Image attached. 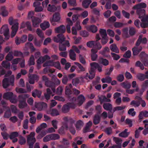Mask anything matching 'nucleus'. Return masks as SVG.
Wrapping results in <instances>:
<instances>
[{"instance_id": "7ed1b4c3", "label": "nucleus", "mask_w": 148, "mask_h": 148, "mask_svg": "<svg viewBox=\"0 0 148 148\" xmlns=\"http://www.w3.org/2000/svg\"><path fill=\"white\" fill-rule=\"evenodd\" d=\"M98 65V64L95 62L91 63H90V69L89 71V74L87 73L85 76H82L81 78L86 79H87L88 78L90 79H93L95 77V71Z\"/></svg>"}, {"instance_id": "f704fd0d", "label": "nucleus", "mask_w": 148, "mask_h": 148, "mask_svg": "<svg viewBox=\"0 0 148 148\" xmlns=\"http://www.w3.org/2000/svg\"><path fill=\"white\" fill-rule=\"evenodd\" d=\"M63 120L65 122H69L72 125L73 124L75 121L72 118L70 117L68 118L67 117H65L63 118Z\"/></svg>"}, {"instance_id": "72a5a7b5", "label": "nucleus", "mask_w": 148, "mask_h": 148, "mask_svg": "<svg viewBox=\"0 0 148 148\" xmlns=\"http://www.w3.org/2000/svg\"><path fill=\"white\" fill-rule=\"evenodd\" d=\"M85 100L84 97L82 95H80L78 97V103L82 105Z\"/></svg>"}, {"instance_id": "ddd939ff", "label": "nucleus", "mask_w": 148, "mask_h": 148, "mask_svg": "<svg viewBox=\"0 0 148 148\" xmlns=\"http://www.w3.org/2000/svg\"><path fill=\"white\" fill-rule=\"evenodd\" d=\"M142 49V47L140 46L139 47H134L132 49L133 51V55L134 56L138 55L139 53L141 51Z\"/></svg>"}, {"instance_id": "69168bd1", "label": "nucleus", "mask_w": 148, "mask_h": 148, "mask_svg": "<svg viewBox=\"0 0 148 148\" xmlns=\"http://www.w3.org/2000/svg\"><path fill=\"white\" fill-rule=\"evenodd\" d=\"M132 121L129 119H126L125 121V123L126 124L129 125V127H131L132 126Z\"/></svg>"}, {"instance_id": "7c9ffc66", "label": "nucleus", "mask_w": 148, "mask_h": 148, "mask_svg": "<svg viewBox=\"0 0 148 148\" xmlns=\"http://www.w3.org/2000/svg\"><path fill=\"white\" fill-rule=\"evenodd\" d=\"M128 28L127 27L124 28L123 29V36L125 38H128L130 36L128 34Z\"/></svg>"}, {"instance_id": "0e129e2a", "label": "nucleus", "mask_w": 148, "mask_h": 148, "mask_svg": "<svg viewBox=\"0 0 148 148\" xmlns=\"http://www.w3.org/2000/svg\"><path fill=\"white\" fill-rule=\"evenodd\" d=\"M11 115V113L10 110H7L5 113L4 116V117L8 118Z\"/></svg>"}, {"instance_id": "4be33fe9", "label": "nucleus", "mask_w": 148, "mask_h": 148, "mask_svg": "<svg viewBox=\"0 0 148 148\" xmlns=\"http://www.w3.org/2000/svg\"><path fill=\"white\" fill-rule=\"evenodd\" d=\"M40 26L43 30H45L49 27L50 24L48 21H45L40 24Z\"/></svg>"}, {"instance_id": "864d4df0", "label": "nucleus", "mask_w": 148, "mask_h": 148, "mask_svg": "<svg viewBox=\"0 0 148 148\" xmlns=\"http://www.w3.org/2000/svg\"><path fill=\"white\" fill-rule=\"evenodd\" d=\"M108 37H102L101 39V42L102 45H106L108 42Z\"/></svg>"}, {"instance_id": "09e8293b", "label": "nucleus", "mask_w": 148, "mask_h": 148, "mask_svg": "<svg viewBox=\"0 0 148 148\" xmlns=\"http://www.w3.org/2000/svg\"><path fill=\"white\" fill-rule=\"evenodd\" d=\"M51 110V115L52 116H56L59 115L58 111L56 109L53 108Z\"/></svg>"}, {"instance_id": "393cba45", "label": "nucleus", "mask_w": 148, "mask_h": 148, "mask_svg": "<svg viewBox=\"0 0 148 148\" xmlns=\"http://www.w3.org/2000/svg\"><path fill=\"white\" fill-rule=\"evenodd\" d=\"M113 140L115 142L116 145L121 148V143L122 142L121 139L116 137H114Z\"/></svg>"}, {"instance_id": "c756f323", "label": "nucleus", "mask_w": 148, "mask_h": 148, "mask_svg": "<svg viewBox=\"0 0 148 148\" xmlns=\"http://www.w3.org/2000/svg\"><path fill=\"white\" fill-rule=\"evenodd\" d=\"M0 13H1L2 15L5 16L8 15V12L6 10L5 7V6L2 7L0 10Z\"/></svg>"}, {"instance_id": "052dcab7", "label": "nucleus", "mask_w": 148, "mask_h": 148, "mask_svg": "<svg viewBox=\"0 0 148 148\" xmlns=\"http://www.w3.org/2000/svg\"><path fill=\"white\" fill-rule=\"evenodd\" d=\"M52 66H54L59 69H61L60 65L59 62L58 61L54 62L53 60Z\"/></svg>"}, {"instance_id": "c85d7f7f", "label": "nucleus", "mask_w": 148, "mask_h": 148, "mask_svg": "<svg viewBox=\"0 0 148 148\" xmlns=\"http://www.w3.org/2000/svg\"><path fill=\"white\" fill-rule=\"evenodd\" d=\"M1 65L4 68L7 69H10V62H8L7 61H3L1 63Z\"/></svg>"}, {"instance_id": "f3484780", "label": "nucleus", "mask_w": 148, "mask_h": 148, "mask_svg": "<svg viewBox=\"0 0 148 148\" xmlns=\"http://www.w3.org/2000/svg\"><path fill=\"white\" fill-rule=\"evenodd\" d=\"M98 97L101 104L104 102H110L111 101L110 99H108L105 95H102L100 97L99 96Z\"/></svg>"}, {"instance_id": "e2e57ef3", "label": "nucleus", "mask_w": 148, "mask_h": 148, "mask_svg": "<svg viewBox=\"0 0 148 148\" xmlns=\"http://www.w3.org/2000/svg\"><path fill=\"white\" fill-rule=\"evenodd\" d=\"M129 32V34L130 36L134 35L136 33L135 28L132 27L130 28Z\"/></svg>"}, {"instance_id": "4d7b16f0", "label": "nucleus", "mask_w": 148, "mask_h": 148, "mask_svg": "<svg viewBox=\"0 0 148 148\" xmlns=\"http://www.w3.org/2000/svg\"><path fill=\"white\" fill-rule=\"evenodd\" d=\"M35 64L34 58L33 55H31L29 61V66L34 65Z\"/></svg>"}, {"instance_id": "a18cd8bd", "label": "nucleus", "mask_w": 148, "mask_h": 148, "mask_svg": "<svg viewBox=\"0 0 148 148\" xmlns=\"http://www.w3.org/2000/svg\"><path fill=\"white\" fill-rule=\"evenodd\" d=\"M62 111L64 113H66L68 112L69 110V108L67 104L64 105L62 108Z\"/></svg>"}, {"instance_id": "dca6fc26", "label": "nucleus", "mask_w": 148, "mask_h": 148, "mask_svg": "<svg viewBox=\"0 0 148 148\" xmlns=\"http://www.w3.org/2000/svg\"><path fill=\"white\" fill-rule=\"evenodd\" d=\"M110 49L112 52L117 53H119V50L115 44L114 43L111 45L110 46Z\"/></svg>"}, {"instance_id": "c9c22d12", "label": "nucleus", "mask_w": 148, "mask_h": 148, "mask_svg": "<svg viewBox=\"0 0 148 148\" xmlns=\"http://www.w3.org/2000/svg\"><path fill=\"white\" fill-rule=\"evenodd\" d=\"M13 58V52L12 51L10 52L5 57L6 60L9 61H11Z\"/></svg>"}, {"instance_id": "6ab92c4d", "label": "nucleus", "mask_w": 148, "mask_h": 148, "mask_svg": "<svg viewBox=\"0 0 148 148\" xmlns=\"http://www.w3.org/2000/svg\"><path fill=\"white\" fill-rule=\"evenodd\" d=\"M42 94V92L37 89L34 90L32 92V95L33 97L36 98L37 97L38 98L40 97Z\"/></svg>"}, {"instance_id": "4468645a", "label": "nucleus", "mask_w": 148, "mask_h": 148, "mask_svg": "<svg viewBox=\"0 0 148 148\" xmlns=\"http://www.w3.org/2000/svg\"><path fill=\"white\" fill-rule=\"evenodd\" d=\"M147 7V5L145 3L142 2L138 4L134 5L133 8L134 9H144L143 8H145Z\"/></svg>"}, {"instance_id": "1a4fd4ad", "label": "nucleus", "mask_w": 148, "mask_h": 148, "mask_svg": "<svg viewBox=\"0 0 148 148\" xmlns=\"http://www.w3.org/2000/svg\"><path fill=\"white\" fill-rule=\"evenodd\" d=\"M35 106L39 111L46 109L47 107V104L42 102H40L35 104Z\"/></svg>"}, {"instance_id": "a211bd4d", "label": "nucleus", "mask_w": 148, "mask_h": 148, "mask_svg": "<svg viewBox=\"0 0 148 148\" xmlns=\"http://www.w3.org/2000/svg\"><path fill=\"white\" fill-rule=\"evenodd\" d=\"M137 14L139 16V18L141 19L142 17L145 15V9H138L136 10Z\"/></svg>"}, {"instance_id": "6e6552de", "label": "nucleus", "mask_w": 148, "mask_h": 148, "mask_svg": "<svg viewBox=\"0 0 148 148\" xmlns=\"http://www.w3.org/2000/svg\"><path fill=\"white\" fill-rule=\"evenodd\" d=\"M0 32L1 34H4L6 39H9V29L7 25L5 24L2 26L0 30Z\"/></svg>"}, {"instance_id": "412c9836", "label": "nucleus", "mask_w": 148, "mask_h": 148, "mask_svg": "<svg viewBox=\"0 0 148 148\" xmlns=\"http://www.w3.org/2000/svg\"><path fill=\"white\" fill-rule=\"evenodd\" d=\"M103 107L105 110L111 112L112 110V105L110 103H104L103 105Z\"/></svg>"}, {"instance_id": "e433bc0d", "label": "nucleus", "mask_w": 148, "mask_h": 148, "mask_svg": "<svg viewBox=\"0 0 148 148\" xmlns=\"http://www.w3.org/2000/svg\"><path fill=\"white\" fill-rule=\"evenodd\" d=\"M143 129V127H139L138 129H137L135 130V138H138L140 131Z\"/></svg>"}, {"instance_id": "f257e3e1", "label": "nucleus", "mask_w": 148, "mask_h": 148, "mask_svg": "<svg viewBox=\"0 0 148 148\" xmlns=\"http://www.w3.org/2000/svg\"><path fill=\"white\" fill-rule=\"evenodd\" d=\"M57 37H54L53 38L54 41L57 43H59V49L60 51H64L66 50V46L69 47L70 46V44L69 41L66 40L64 43H63L65 39V38L63 35L58 34L57 35Z\"/></svg>"}, {"instance_id": "13d9d810", "label": "nucleus", "mask_w": 148, "mask_h": 148, "mask_svg": "<svg viewBox=\"0 0 148 148\" xmlns=\"http://www.w3.org/2000/svg\"><path fill=\"white\" fill-rule=\"evenodd\" d=\"M112 0H109L106 2L105 5V7L106 9L109 10L111 9V2Z\"/></svg>"}, {"instance_id": "f03ea898", "label": "nucleus", "mask_w": 148, "mask_h": 148, "mask_svg": "<svg viewBox=\"0 0 148 148\" xmlns=\"http://www.w3.org/2000/svg\"><path fill=\"white\" fill-rule=\"evenodd\" d=\"M42 80L45 82V85L47 87L51 88L54 93L56 91V86L59 85L60 83V80L57 77L56 78L54 81L55 82H54L49 80V78L46 75L42 76Z\"/></svg>"}, {"instance_id": "a878e982", "label": "nucleus", "mask_w": 148, "mask_h": 148, "mask_svg": "<svg viewBox=\"0 0 148 148\" xmlns=\"http://www.w3.org/2000/svg\"><path fill=\"white\" fill-rule=\"evenodd\" d=\"M69 53L70 59L73 61L75 60L76 59V54L73 49H70Z\"/></svg>"}, {"instance_id": "49530a36", "label": "nucleus", "mask_w": 148, "mask_h": 148, "mask_svg": "<svg viewBox=\"0 0 148 148\" xmlns=\"http://www.w3.org/2000/svg\"><path fill=\"white\" fill-rule=\"evenodd\" d=\"M125 24L119 22H115L114 24V26L116 28H119L123 27Z\"/></svg>"}, {"instance_id": "bb28decb", "label": "nucleus", "mask_w": 148, "mask_h": 148, "mask_svg": "<svg viewBox=\"0 0 148 148\" xmlns=\"http://www.w3.org/2000/svg\"><path fill=\"white\" fill-rule=\"evenodd\" d=\"M91 2V0H84L82 2V5L84 8H87L89 7Z\"/></svg>"}, {"instance_id": "680f3d73", "label": "nucleus", "mask_w": 148, "mask_h": 148, "mask_svg": "<svg viewBox=\"0 0 148 148\" xmlns=\"http://www.w3.org/2000/svg\"><path fill=\"white\" fill-rule=\"evenodd\" d=\"M53 60H50L45 62L43 65L44 67L47 66H52Z\"/></svg>"}, {"instance_id": "ea45409f", "label": "nucleus", "mask_w": 148, "mask_h": 148, "mask_svg": "<svg viewBox=\"0 0 148 148\" xmlns=\"http://www.w3.org/2000/svg\"><path fill=\"white\" fill-rule=\"evenodd\" d=\"M57 8L54 5H51L49 4L47 8V10L48 11L51 12H54L56 11Z\"/></svg>"}, {"instance_id": "423d86ee", "label": "nucleus", "mask_w": 148, "mask_h": 148, "mask_svg": "<svg viewBox=\"0 0 148 148\" xmlns=\"http://www.w3.org/2000/svg\"><path fill=\"white\" fill-rule=\"evenodd\" d=\"M3 98L6 99H9L12 103H15L17 102L16 99L14 97L12 92H8L5 93L3 96Z\"/></svg>"}, {"instance_id": "5fc2aeb1", "label": "nucleus", "mask_w": 148, "mask_h": 148, "mask_svg": "<svg viewBox=\"0 0 148 148\" xmlns=\"http://www.w3.org/2000/svg\"><path fill=\"white\" fill-rule=\"evenodd\" d=\"M37 34L40 38H44L43 34L42 31L40 29L38 28L36 31Z\"/></svg>"}, {"instance_id": "603ef678", "label": "nucleus", "mask_w": 148, "mask_h": 148, "mask_svg": "<svg viewBox=\"0 0 148 148\" xmlns=\"http://www.w3.org/2000/svg\"><path fill=\"white\" fill-rule=\"evenodd\" d=\"M122 87L125 88L129 89L131 86V84L127 82H123L122 83Z\"/></svg>"}, {"instance_id": "774afa93", "label": "nucleus", "mask_w": 148, "mask_h": 148, "mask_svg": "<svg viewBox=\"0 0 148 148\" xmlns=\"http://www.w3.org/2000/svg\"><path fill=\"white\" fill-rule=\"evenodd\" d=\"M145 129L143 131V134L145 136L148 134V123L145 124Z\"/></svg>"}, {"instance_id": "b1692460", "label": "nucleus", "mask_w": 148, "mask_h": 148, "mask_svg": "<svg viewBox=\"0 0 148 148\" xmlns=\"http://www.w3.org/2000/svg\"><path fill=\"white\" fill-rule=\"evenodd\" d=\"M87 29L89 31L93 33H95L97 30L96 26L94 25H92L87 27Z\"/></svg>"}, {"instance_id": "2eb2a0df", "label": "nucleus", "mask_w": 148, "mask_h": 148, "mask_svg": "<svg viewBox=\"0 0 148 148\" xmlns=\"http://www.w3.org/2000/svg\"><path fill=\"white\" fill-rule=\"evenodd\" d=\"M98 51L97 50H95L94 49H92L91 50V58L92 61H95L98 57V55L96 53Z\"/></svg>"}, {"instance_id": "de8ad7c7", "label": "nucleus", "mask_w": 148, "mask_h": 148, "mask_svg": "<svg viewBox=\"0 0 148 148\" xmlns=\"http://www.w3.org/2000/svg\"><path fill=\"white\" fill-rule=\"evenodd\" d=\"M75 64L77 66L79 69H80V71L84 72L85 71V69L84 67L79 63L75 62H74Z\"/></svg>"}, {"instance_id": "20e7f679", "label": "nucleus", "mask_w": 148, "mask_h": 148, "mask_svg": "<svg viewBox=\"0 0 148 148\" xmlns=\"http://www.w3.org/2000/svg\"><path fill=\"white\" fill-rule=\"evenodd\" d=\"M29 95L27 94H24L18 96V99L19 104V107L20 109H23L27 105L26 103V98L29 97Z\"/></svg>"}, {"instance_id": "a19ab883", "label": "nucleus", "mask_w": 148, "mask_h": 148, "mask_svg": "<svg viewBox=\"0 0 148 148\" xmlns=\"http://www.w3.org/2000/svg\"><path fill=\"white\" fill-rule=\"evenodd\" d=\"M26 26L27 27V29L28 31H32V32H34V29H33L32 28L31 23L29 21H28L26 22Z\"/></svg>"}, {"instance_id": "cd10ccee", "label": "nucleus", "mask_w": 148, "mask_h": 148, "mask_svg": "<svg viewBox=\"0 0 148 148\" xmlns=\"http://www.w3.org/2000/svg\"><path fill=\"white\" fill-rule=\"evenodd\" d=\"M60 15L59 13H55L53 16V18L51 20L53 21L56 22L59 21L60 19Z\"/></svg>"}, {"instance_id": "9b49d317", "label": "nucleus", "mask_w": 148, "mask_h": 148, "mask_svg": "<svg viewBox=\"0 0 148 148\" xmlns=\"http://www.w3.org/2000/svg\"><path fill=\"white\" fill-rule=\"evenodd\" d=\"M66 31V28L65 26L63 25H60L59 27H56L55 29V33H60V34H62L64 33Z\"/></svg>"}, {"instance_id": "37998d69", "label": "nucleus", "mask_w": 148, "mask_h": 148, "mask_svg": "<svg viewBox=\"0 0 148 148\" xmlns=\"http://www.w3.org/2000/svg\"><path fill=\"white\" fill-rule=\"evenodd\" d=\"M51 140H58L60 138L59 134H50Z\"/></svg>"}, {"instance_id": "4c0bfd02", "label": "nucleus", "mask_w": 148, "mask_h": 148, "mask_svg": "<svg viewBox=\"0 0 148 148\" xmlns=\"http://www.w3.org/2000/svg\"><path fill=\"white\" fill-rule=\"evenodd\" d=\"M137 77L140 81H144L146 79L145 74L141 73L138 74L137 75Z\"/></svg>"}, {"instance_id": "39448f33", "label": "nucleus", "mask_w": 148, "mask_h": 148, "mask_svg": "<svg viewBox=\"0 0 148 148\" xmlns=\"http://www.w3.org/2000/svg\"><path fill=\"white\" fill-rule=\"evenodd\" d=\"M35 133L34 132L30 133L27 137V141L29 148H33L34 145L36 141V139L34 137Z\"/></svg>"}, {"instance_id": "aec40b11", "label": "nucleus", "mask_w": 148, "mask_h": 148, "mask_svg": "<svg viewBox=\"0 0 148 148\" xmlns=\"http://www.w3.org/2000/svg\"><path fill=\"white\" fill-rule=\"evenodd\" d=\"M99 62L104 66H107L109 64V61L108 60L102 57H101L99 58Z\"/></svg>"}, {"instance_id": "5701e85b", "label": "nucleus", "mask_w": 148, "mask_h": 148, "mask_svg": "<svg viewBox=\"0 0 148 148\" xmlns=\"http://www.w3.org/2000/svg\"><path fill=\"white\" fill-rule=\"evenodd\" d=\"M101 117L98 114H95L93 118V123L95 125L98 124L100 122Z\"/></svg>"}, {"instance_id": "58836bf2", "label": "nucleus", "mask_w": 148, "mask_h": 148, "mask_svg": "<svg viewBox=\"0 0 148 148\" xmlns=\"http://www.w3.org/2000/svg\"><path fill=\"white\" fill-rule=\"evenodd\" d=\"M25 46L27 48H29L30 49L32 52H34L35 50V49L34 47L33 44L30 42H27L25 44Z\"/></svg>"}, {"instance_id": "9d476101", "label": "nucleus", "mask_w": 148, "mask_h": 148, "mask_svg": "<svg viewBox=\"0 0 148 148\" xmlns=\"http://www.w3.org/2000/svg\"><path fill=\"white\" fill-rule=\"evenodd\" d=\"M18 23L16 22L12 25L11 28L12 32L11 34V37L13 38L16 35V33L18 29Z\"/></svg>"}, {"instance_id": "8fccbe9b", "label": "nucleus", "mask_w": 148, "mask_h": 148, "mask_svg": "<svg viewBox=\"0 0 148 148\" xmlns=\"http://www.w3.org/2000/svg\"><path fill=\"white\" fill-rule=\"evenodd\" d=\"M99 33L101 37L107 36L106 30L105 29H101L99 30Z\"/></svg>"}, {"instance_id": "79ce46f5", "label": "nucleus", "mask_w": 148, "mask_h": 148, "mask_svg": "<svg viewBox=\"0 0 148 148\" xmlns=\"http://www.w3.org/2000/svg\"><path fill=\"white\" fill-rule=\"evenodd\" d=\"M18 135V134L17 132H12L10 133L9 137L10 139H13L17 137Z\"/></svg>"}, {"instance_id": "f8f14e48", "label": "nucleus", "mask_w": 148, "mask_h": 148, "mask_svg": "<svg viewBox=\"0 0 148 148\" xmlns=\"http://www.w3.org/2000/svg\"><path fill=\"white\" fill-rule=\"evenodd\" d=\"M32 21V22L33 26L35 27H38L39 24L41 22V21L40 18L36 17L33 18Z\"/></svg>"}, {"instance_id": "2f4dec72", "label": "nucleus", "mask_w": 148, "mask_h": 148, "mask_svg": "<svg viewBox=\"0 0 148 148\" xmlns=\"http://www.w3.org/2000/svg\"><path fill=\"white\" fill-rule=\"evenodd\" d=\"M84 124L83 121L80 120L78 121L75 125V126L77 129H80Z\"/></svg>"}, {"instance_id": "bf43d9fd", "label": "nucleus", "mask_w": 148, "mask_h": 148, "mask_svg": "<svg viewBox=\"0 0 148 148\" xmlns=\"http://www.w3.org/2000/svg\"><path fill=\"white\" fill-rule=\"evenodd\" d=\"M112 57L113 58L114 60H119L120 58V56L115 53L111 52V53Z\"/></svg>"}, {"instance_id": "338daca9", "label": "nucleus", "mask_w": 148, "mask_h": 148, "mask_svg": "<svg viewBox=\"0 0 148 148\" xmlns=\"http://www.w3.org/2000/svg\"><path fill=\"white\" fill-rule=\"evenodd\" d=\"M68 80L67 76L66 75H64L62 78V83L64 84H66Z\"/></svg>"}, {"instance_id": "0eeeda50", "label": "nucleus", "mask_w": 148, "mask_h": 148, "mask_svg": "<svg viewBox=\"0 0 148 148\" xmlns=\"http://www.w3.org/2000/svg\"><path fill=\"white\" fill-rule=\"evenodd\" d=\"M14 81V79L13 77L5 78L3 80V86L4 88H6L10 85V84L12 86H13Z\"/></svg>"}, {"instance_id": "6e6d98bb", "label": "nucleus", "mask_w": 148, "mask_h": 148, "mask_svg": "<svg viewBox=\"0 0 148 148\" xmlns=\"http://www.w3.org/2000/svg\"><path fill=\"white\" fill-rule=\"evenodd\" d=\"M124 78V77L123 74H119L116 77V79L117 80L120 82H123Z\"/></svg>"}, {"instance_id": "473e14b6", "label": "nucleus", "mask_w": 148, "mask_h": 148, "mask_svg": "<svg viewBox=\"0 0 148 148\" xmlns=\"http://www.w3.org/2000/svg\"><path fill=\"white\" fill-rule=\"evenodd\" d=\"M95 43L94 44L93 48L95 50H99L100 49L102 48V46L101 44L98 41H95Z\"/></svg>"}, {"instance_id": "3c124183", "label": "nucleus", "mask_w": 148, "mask_h": 148, "mask_svg": "<svg viewBox=\"0 0 148 148\" xmlns=\"http://www.w3.org/2000/svg\"><path fill=\"white\" fill-rule=\"evenodd\" d=\"M26 140L25 138L22 136H20L19 137V143L21 145L25 144L26 143Z\"/></svg>"}, {"instance_id": "c03bdc74", "label": "nucleus", "mask_w": 148, "mask_h": 148, "mask_svg": "<svg viewBox=\"0 0 148 148\" xmlns=\"http://www.w3.org/2000/svg\"><path fill=\"white\" fill-rule=\"evenodd\" d=\"M140 104V101H136L135 100L132 101L130 103L131 105H132L135 107H137L139 106Z\"/></svg>"}]
</instances>
